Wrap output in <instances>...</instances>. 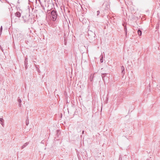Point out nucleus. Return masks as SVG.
<instances>
[{
	"mask_svg": "<svg viewBox=\"0 0 160 160\" xmlns=\"http://www.w3.org/2000/svg\"><path fill=\"white\" fill-rule=\"evenodd\" d=\"M93 77V75H92H92H91L90 77V78H89V79L91 81H92V80Z\"/></svg>",
	"mask_w": 160,
	"mask_h": 160,
	"instance_id": "obj_15",
	"label": "nucleus"
},
{
	"mask_svg": "<svg viewBox=\"0 0 160 160\" xmlns=\"http://www.w3.org/2000/svg\"><path fill=\"white\" fill-rule=\"evenodd\" d=\"M3 120V119L1 118H0V120Z\"/></svg>",
	"mask_w": 160,
	"mask_h": 160,
	"instance_id": "obj_25",
	"label": "nucleus"
},
{
	"mask_svg": "<svg viewBox=\"0 0 160 160\" xmlns=\"http://www.w3.org/2000/svg\"><path fill=\"white\" fill-rule=\"evenodd\" d=\"M2 26H1L0 28V35H1L2 33Z\"/></svg>",
	"mask_w": 160,
	"mask_h": 160,
	"instance_id": "obj_16",
	"label": "nucleus"
},
{
	"mask_svg": "<svg viewBox=\"0 0 160 160\" xmlns=\"http://www.w3.org/2000/svg\"><path fill=\"white\" fill-rule=\"evenodd\" d=\"M29 123V121H26V124L27 126L28 125Z\"/></svg>",
	"mask_w": 160,
	"mask_h": 160,
	"instance_id": "obj_19",
	"label": "nucleus"
},
{
	"mask_svg": "<svg viewBox=\"0 0 160 160\" xmlns=\"http://www.w3.org/2000/svg\"><path fill=\"white\" fill-rule=\"evenodd\" d=\"M67 112L66 111L65 112V110H66V108H65V107H64V114L65 113H66V114L67 113H68V114H69V110H68V108H67Z\"/></svg>",
	"mask_w": 160,
	"mask_h": 160,
	"instance_id": "obj_10",
	"label": "nucleus"
},
{
	"mask_svg": "<svg viewBox=\"0 0 160 160\" xmlns=\"http://www.w3.org/2000/svg\"><path fill=\"white\" fill-rule=\"evenodd\" d=\"M34 65L35 66V67L36 68V69H37V70L39 72V69L38 68V66L37 65H36L35 64H34Z\"/></svg>",
	"mask_w": 160,
	"mask_h": 160,
	"instance_id": "obj_13",
	"label": "nucleus"
},
{
	"mask_svg": "<svg viewBox=\"0 0 160 160\" xmlns=\"http://www.w3.org/2000/svg\"><path fill=\"white\" fill-rule=\"evenodd\" d=\"M138 33L139 36H141L142 34V31L140 29H138Z\"/></svg>",
	"mask_w": 160,
	"mask_h": 160,
	"instance_id": "obj_11",
	"label": "nucleus"
},
{
	"mask_svg": "<svg viewBox=\"0 0 160 160\" xmlns=\"http://www.w3.org/2000/svg\"><path fill=\"white\" fill-rule=\"evenodd\" d=\"M84 132V131H82V134H83V133Z\"/></svg>",
	"mask_w": 160,
	"mask_h": 160,
	"instance_id": "obj_29",
	"label": "nucleus"
},
{
	"mask_svg": "<svg viewBox=\"0 0 160 160\" xmlns=\"http://www.w3.org/2000/svg\"><path fill=\"white\" fill-rule=\"evenodd\" d=\"M67 103H69V102H67Z\"/></svg>",
	"mask_w": 160,
	"mask_h": 160,
	"instance_id": "obj_31",
	"label": "nucleus"
},
{
	"mask_svg": "<svg viewBox=\"0 0 160 160\" xmlns=\"http://www.w3.org/2000/svg\"><path fill=\"white\" fill-rule=\"evenodd\" d=\"M4 121H0V123L1 124L2 126L3 127L4 125Z\"/></svg>",
	"mask_w": 160,
	"mask_h": 160,
	"instance_id": "obj_14",
	"label": "nucleus"
},
{
	"mask_svg": "<svg viewBox=\"0 0 160 160\" xmlns=\"http://www.w3.org/2000/svg\"><path fill=\"white\" fill-rule=\"evenodd\" d=\"M25 60H28V58L27 57H26Z\"/></svg>",
	"mask_w": 160,
	"mask_h": 160,
	"instance_id": "obj_27",
	"label": "nucleus"
},
{
	"mask_svg": "<svg viewBox=\"0 0 160 160\" xmlns=\"http://www.w3.org/2000/svg\"><path fill=\"white\" fill-rule=\"evenodd\" d=\"M64 11L66 12L65 16L64 15V17L66 19V21H65V22L64 23V26L65 27V26H67H67L68 27V28L69 29V26L66 17H67V19L69 22L70 23V21L69 20V19L68 18V16L69 17H70V14H69L70 11L68 9V8H64Z\"/></svg>",
	"mask_w": 160,
	"mask_h": 160,
	"instance_id": "obj_1",
	"label": "nucleus"
},
{
	"mask_svg": "<svg viewBox=\"0 0 160 160\" xmlns=\"http://www.w3.org/2000/svg\"><path fill=\"white\" fill-rule=\"evenodd\" d=\"M95 34L94 32L90 31L88 32L87 38L89 40L92 41L95 39Z\"/></svg>",
	"mask_w": 160,
	"mask_h": 160,
	"instance_id": "obj_2",
	"label": "nucleus"
},
{
	"mask_svg": "<svg viewBox=\"0 0 160 160\" xmlns=\"http://www.w3.org/2000/svg\"><path fill=\"white\" fill-rule=\"evenodd\" d=\"M121 69L122 70V73L124 74L125 73V71H124V68L123 66H122L121 67Z\"/></svg>",
	"mask_w": 160,
	"mask_h": 160,
	"instance_id": "obj_8",
	"label": "nucleus"
},
{
	"mask_svg": "<svg viewBox=\"0 0 160 160\" xmlns=\"http://www.w3.org/2000/svg\"><path fill=\"white\" fill-rule=\"evenodd\" d=\"M28 63H24L25 68L26 69H27L28 68Z\"/></svg>",
	"mask_w": 160,
	"mask_h": 160,
	"instance_id": "obj_17",
	"label": "nucleus"
},
{
	"mask_svg": "<svg viewBox=\"0 0 160 160\" xmlns=\"http://www.w3.org/2000/svg\"><path fill=\"white\" fill-rule=\"evenodd\" d=\"M60 133V131L57 130V134L58 135Z\"/></svg>",
	"mask_w": 160,
	"mask_h": 160,
	"instance_id": "obj_23",
	"label": "nucleus"
},
{
	"mask_svg": "<svg viewBox=\"0 0 160 160\" xmlns=\"http://www.w3.org/2000/svg\"><path fill=\"white\" fill-rule=\"evenodd\" d=\"M26 42H26L27 43H28L27 42H29V41H27Z\"/></svg>",
	"mask_w": 160,
	"mask_h": 160,
	"instance_id": "obj_28",
	"label": "nucleus"
},
{
	"mask_svg": "<svg viewBox=\"0 0 160 160\" xmlns=\"http://www.w3.org/2000/svg\"><path fill=\"white\" fill-rule=\"evenodd\" d=\"M51 14L52 16L53 20V21H55L57 17V11L54 10H52L51 12Z\"/></svg>",
	"mask_w": 160,
	"mask_h": 160,
	"instance_id": "obj_3",
	"label": "nucleus"
},
{
	"mask_svg": "<svg viewBox=\"0 0 160 160\" xmlns=\"http://www.w3.org/2000/svg\"><path fill=\"white\" fill-rule=\"evenodd\" d=\"M66 42L65 41H64V44H65L66 45Z\"/></svg>",
	"mask_w": 160,
	"mask_h": 160,
	"instance_id": "obj_26",
	"label": "nucleus"
},
{
	"mask_svg": "<svg viewBox=\"0 0 160 160\" xmlns=\"http://www.w3.org/2000/svg\"><path fill=\"white\" fill-rule=\"evenodd\" d=\"M28 60H25L24 61V63H28Z\"/></svg>",
	"mask_w": 160,
	"mask_h": 160,
	"instance_id": "obj_22",
	"label": "nucleus"
},
{
	"mask_svg": "<svg viewBox=\"0 0 160 160\" xmlns=\"http://www.w3.org/2000/svg\"><path fill=\"white\" fill-rule=\"evenodd\" d=\"M29 144V142H27L24 144L21 147V149H23L24 148Z\"/></svg>",
	"mask_w": 160,
	"mask_h": 160,
	"instance_id": "obj_6",
	"label": "nucleus"
},
{
	"mask_svg": "<svg viewBox=\"0 0 160 160\" xmlns=\"http://www.w3.org/2000/svg\"><path fill=\"white\" fill-rule=\"evenodd\" d=\"M100 14V11H97V16H98L99 14Z\"/></svg>",
	"mask_w": 160,
	"mask_h": 160,
	"instance_id": "obj_20",
	"label": "nucleus"
},
{
	"mask_svg": "<svg viewBox=\"0 0 160 160\" xmlns=\"http://www.w3.org/2000/svg\"><path fill=\"white\" fill-rule=\"evenodd\" d=\"M0 48H1V50L3 51V49H2V48L1 47V46L0 45Z\"/></svg>",
	"mask_w": 160,
	"mask_h": 160,
	"instance_id": "obj_24",
	"label": "nucleus"
},
{
	"mask_svg": "<svg viewBox=\"0 0 160 160\" xmlns=\"http://www.w3.org/2000/svg\"><path fill=\"white\" fill-rule=\"evenodd\" d=\"M79 20L83 24L86 23V20L85 19L83 18V16H81L79 18Z\"/></svg>",
	"mask_w": 160,
	"mask_h": 160,
	"instance_id": "obj_4",
	"label": "nucleus"
},
{
	"mask_svg": "<svg viewBox=\"0 0 160 160\" xmlns=\"http://www.w3.org/2000/svg\"><path fill=\"white\" fill-rule=\"evenodd\" d=\"M18 102L19 103L18 105L20 107L21 106V100L19 98H18Z\"/></svg>",
	"mask_w": 160,
	"mask_h": 160,
	"instance_id": "obj_9",
	"label": "nucleus"
},
{
	"mask_svg": "<svg viewBox=\"0 0 160 160\" xmlns=\"http://www.w3.org/2000/svg\"><path fill=\"white\" fill-rule=\"evenodd\" d=\"M65 96L66 97V94L65 93Z\"/></svg>",
	"mask_w": 160,
	"mask_h": 160,
	"instance_id": "obj_30",
	"label": "nucleus"
},
{
	"mask_svg": "<svg viewBox=\"0 0 160 160\" xmlns=\"http://www.w3.org/2000/svg\"><path fill=\"white\" fill-rule=\"evenodd\" d=\"M119 160H122V158L121 155L119 156Z\"/></svg>",
	"mask_w": 160,
	"mask_h": 160,
	"instance_id": "obj_21",
	"label": "nucleus"
},
{
	"mask_svg": "<svg viewBox=\"0 0 160 160\" xmlns=\"http://www.w3.org/2000/svg\"><path fill=\"white\" fill-rule=\"evenodd\" d=\"M100 57H101L100 62H103V55L102 54L101 55Z\"/></svg>",
	"mask_w": 160,
	"mask_h": 160,
	"instance_id": "obj_12",
	"label": "nucleus"
},
{
	"mask_svg": "<svg viewBox=\"0 0 160 160\" xmlns=\"http://www.w3.org/2000/svg\"><path fill=\"white\" fill-rule=\"evenodd\" d=\"M15 15L17 17L19 18L21 16V14L19 12H17L15 13Z\"/></svg>",
	"mask_w": 160,
	"mask_h": 160,
	"instance_id": "obj_5",
	"label": "nucleus"
},
{
	"mask_svg": "<svg viewBox=\"0 0 160 160\" xmlns=\"http://www.w3.org/2000/svg\"><path fill=\"white\" fill-rule=\"evenodd\" d=\"M124 30H125V32H126V34H127V28H126V26L124 27Z\"/></svg>",
	"mask_w": 160,
	"mask_h": 160,
	"instance_id": "obj_18",
	"label": "nucleus"
},
{
	"mask_svg": "<svg viewBox=\"0 0 160 160\" xmlns=\"http://www.w3.org/2000/svg\"><path fill=\"white\" fill-rule=\"evenodd\" d=\"M106 75H107L106 73H104L102 74L101 76H102V79L103 81L104 80V78H105V77H106Z\"/></svg>",
	"mask_w": 160,
	"mask_h": 160,
	"instance_id": "obj_7",
	"label": "nucleus"
}]
</instances>
